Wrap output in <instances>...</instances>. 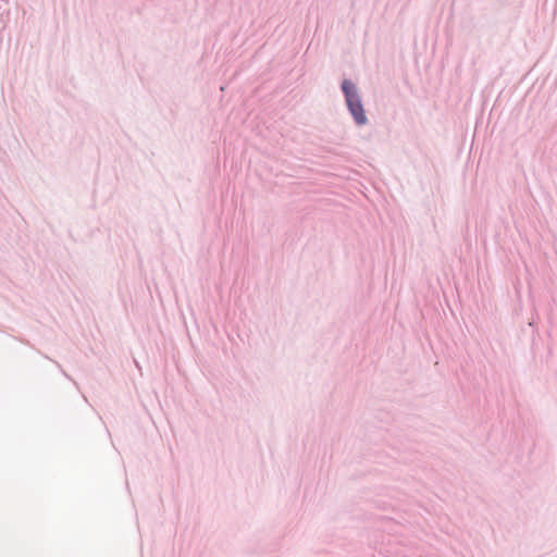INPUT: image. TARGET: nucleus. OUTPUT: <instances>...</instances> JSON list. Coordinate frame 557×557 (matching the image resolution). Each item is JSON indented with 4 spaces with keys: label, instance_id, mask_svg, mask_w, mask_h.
<instances>
[{
    "label": "nucleus",
    "instance_id": "2",
    "mask_svg": "<svg viewBox=\"0 0 557 557\" xmlns=\"http://www.w3.org/2000/svg\"><path fill=\"white\" fill-rule=\"evenodd\" d=\"M342 89H343V92L345 94L346 98L348 99V81H343L342 83Z\"/></svg>",
    "mask_w": 557,
    "mask_h": 557
},
{
    "label": "nucleus",
    "instance_id": "1",
    "mask_svg": "<svg viewBox=\"0 0 557 557\" xmlns=\"http://www.w3.org/2000/svg\"><path fill=\"white\" fill-rule=\"evenodd\" d=\"M350 113L352 114L357 124L362 125L367 122L366 113L359 102L350 99Z\"/></svg>",
    "mask_w": 557,
    "mask_h": 557
}]
</instances>
